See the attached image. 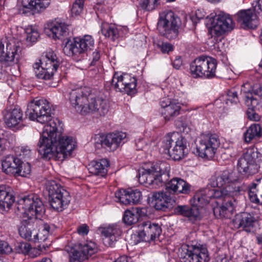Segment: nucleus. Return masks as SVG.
I'll return each mask as SVG.
<instances>
[{
	"instance_id": "20",
	"label": "nucleus",
	"mask_w": 262,
	"mask_h": 262,
	"mask_svg": "<svg viewBox=\"0 0 262 262\" xmlns=\"http://www.w3.org/2000/svg\"><path fill=\"white\" fill-rule=\"evenodd\" d=\"M116 198L118 201L123 204H136L139 203L142 199L141 191L138 189L127 190L122 189L115 193Z\"/></svg>"
},
{
	"instance_id": "43",
	"label": "nucleus",
	"mask_w": 262,
	"mask_h": 262,
	"mask_svg": "<svg viewBox=\"0 0 262 262\" xmlns=\"http://www.w3.org/2000/svg\"><path fill=\"white\" fill-rule=\"evenodd\" d=\"M160 0H138L139 6L143 10L151 11L158 5Z\"/></svg>"
},
{
	"instance_id": "27",
	"label": "nucleus",
	"mask_w": 262,
	"mask_h": 262,
	"mask_svg": "<svg viewBox=\"0 0 262 262\" xmlns=\"http://www.w3.org/2000/svg\"><path fill=\"white\" fill-rule=\"evenodd\" d=\"M164 185L169 192L187 194L190 191V185L181 178H173Z\"/></svg>"
},
{
	"instance_id": "40",
	"label": "nucleus",
	"mask_w": 262,
	"mask_h": 262,
	"mask_svg": "<svg viewBox=\"0 0 262 262\" xmlns=\"http://www.w3.org/2000/svg\"><path fill=\"white\" fill-rule=\"evenodd\" d=\"M112 84H114V83H115L114 86L117 91L125 93L128 95L132 94L130 91H128V88L124 83V80H122L121 75L117 76L115 74L112 79Z\"/></svg>"
},
{
	"instance_id": "14",
	"label": "nucleus",
	"mask_w": 262,
	"mask_h": 262,
	"mask_svg": "<svg viewBox=\"0 0 262 262\" xmlns=\"http://www.w3.org/2000/svg\"><path fill=\"white\" fill-rule=\"evenodd\" d=\"M126 136V134L123 132L97 136L95 138V146L98 149L104 148L108 151H114L120 145Z\"/></svg>"
},
{
	"instance_id": "35",
	"label": "nucleus",
	"mask_w": 262,
	"mask_h": 262,
	"mask_svg": "<svg viewBox=\"0 0 262 262\" xmlns=\"http://www.w3.org/2000/svg\"><path fill=\"white\" fill-rule=\"evenodd\" d=\"M256 181L258 183H253L249 190V196L252 202L262 205V177Z\"/></svg>"
},
{
	"instance_id": "8",
	"label": "nucleus",
	"mask_w": 262,
	"mask_h": 262,
	"mask_svg": "<svg viewBox=\"0 0 262 262\" xmlns=\"http://www.w3.org/2000/svg\"><path fill=\"white\" fill-rule=\"evenodd\" d=\"M217 61L209 56H201L190 65V71L194 78H212L215 77Z\"/></svg>"
},
{
	"instance_id": "3",
	"label": "nucleus",
	"mask_w": 262,
	"mask_h": 262,
	"mask_svg": "<svg viewBox=\"0 0 262 262\" xmlns=\"http://www.w3.org/2000/svg\"><path fill=\"white\" fill-rule=\"evenodd\" d=\"M69 100L76 111L81 115L92 113L99 117L105 116L108 111L107 100L96 97L88 87L72 90L69 94Z\"/></svg>"
},
{
	"instance_id": "54",
	"label": "nucleus",
	"mask_w": 262,
	"mask_h": 262,
	"mask_svg": "<svg viewBox=\"0 0 262 262\" xmlns=\"http://www.w3.org/2000/svg\"><path fill=\"white\" fill-rule=\"evenodd\" d=\"M77 231L79 234L86 235L89 232V227L86 224H82L78 227Z\"/></svg>"
},
{
	"instance_id": "60",
	"label": "nucleus",
	"mask_w": 262,
	"mask_h": 262,
	"mask_svg": "<svg viewBox=\"0 0 262 262\" xmlns=\"http://www.w3.org/2000/svg\"><path fill=\"white\" fill-rule=\"evenodd\" d=\"M216 262H227V258L225 256L219 255L216 258Z\"/></svg>"
},
{
	"instance_id": "50",
	"label": "nucleus",
	"mask_w": 262,
	"mask_h": 262,
	"mask_svg": "<svg viewBox=\"0 0 262 262\" xmlns=\"http://www.w3.org/2000/svg\"><path fill=\"white\" fill-rule=\"evenodd\" d=\"M158 46L160 48L161 51L164 54H168L170 52L173 50V46L168 42H162L161 44H159Z\"/></svg>"
},
{
	"instance_id": "64",
	"label": "nucleus",
	"mask_w": 262,
	"mask_h": 262,
	"mask_svg": "<svg viewBox=\"0 0 262 262\" xmlns=\"http://www.w3.org/2000/svg\"><path fill=\"white\" fill-rule=\"evenodd\" d=\"M259 66L260 68L262 69V61H261L260 63L259 64Z\"/></svg>"
},
{
	"instance_id": "10",
	"label": "nucleus",
	"mask_w": 262,
	"mask_h": 262,
	"mask_svg": "<svg viewBox=\"0 0 262 262\" xmlns=\"http://www.w3.org/2000/svg\"><path fill=\"white\" fill-rule=\"evenodd\" d=\"M180 24V18L175 16L172 11H169L164 16H160L157 29L161 35L168 39H174L178 36Z\"/></svg>"
},
{
	"instance_id": "41",
	"label": "nucleus",
	"mask_w": 262,
	"mask_h": 262,
	"mask_svg": "<svg viewBox=\"0 0 262 262\" xmlns=\"http://www.w3.org/2000/svg\"><path fill=\"white\" fill-rule=\"evenodd\" d=\"M121 76L122 80H124V83L128 88V91H130L132 94L134 93L137 86V79L128 74H123Z\"/></svg>"
},
{
	"instance_id": "39",
	"label": "nucleus",
	"mask_w": 262,
	"mask_h": 262,
	"mask_svg": "<svg viewBox=\"0 0 262 262\" xmlns=\"http://www.w3.org/2000/svg\"><path fill=\"white\" fill-rule=\"evenodd\" d=\"M77 40L80 42V45L83 49L84 53H86L87 55L90 54L91 51L94 50V40L92 36L85 35L81 38L77 37Z\"/></svg>"
},
{
	"instance_id": "9",
	"label": "nucleus",
	"mask_w": 262,
	"mask_h": 262,
	"mask_svg": "<svg viewBox=\"0 0 262 262\" xmlns=\"http://www.w3.org/2000/svg\"><path fill=\"white\" fill-rule=\"evenodd\" d=\"M259 153L254 147L244 151L237 163V169L243 174L249 176L253 175L258 171L260 160Z\"/></svg>"
},
{
	"instance_id": "28",
	"label": "nucleus",
	"mask_w": 262,
	"mask_h": 262,
	"mask_svg": "<svg viewBox=\"0 0 262 262\" xmlns=\"http://www.w3.org/2000/svg\"><path fill=\"white\" fill-rule=\"evenodd\" d=\"M46 32L48 36L54 39H61L62 36H66L69 34L68 26L64 23H53L48 25L46 28Z\"/></svg>"
},
{
	"instance_id": "48",
	"label": "nucleus",
	"mask_w": 262,
	"mask_h": 262,
	"mask_svg": "<svg viewBox=\"0 0 262 262\" xmlns=\"http://www.w3.org/2000/svg\"><path fill=\"white\" fill-rule=\"evenodd\" d=\"M239 102L236 92H230L228 94L227 98L226 99V103L228 104H236Z\"/></svg>"
},
{
	"instance_id": "52",
	"label": "nucleus",
	"mask_w": 262,
	"mask_h": 262,
	"mask_svg": "<svg viewBox=\"0 0 262 262\" xmlns=\"http://www.w3.org/2000/svg\"><path fill=\"white\" fill-rule=\"evenodd\" d=\"M253 7L255 13L262 18V0H258L256 5Z\"/></svg>"
},
{
	"instance_id": "21",
	"label": "nucleus",
	"mask_w": 262,
	"mask_h": 262,
	"mask_svg": "<svg viewBox=\"0 0 262 262\" xmlns=\"http://www.w3.org/2000/svg\"><path fill=\"white\" fill-rule=\"evenodd\" d=\"M160 105L162 107V116L167 121L173 119L180 114V106L175 102H171L168 98H163L160 101Z\"/></svg>"
},
{
	"instance_id": "13",
	"label": "nucleus",
	"mask_w": 262,
	"mask_h": 262,
	"mask_svg": "<svg viewBox=\"0 0 262 262\" xmlns=\"http://www.w3.org/2000/svg\"><path fill=\"white\" fill-rule=\"evenodd\" d=\"M65 250L69 253L70 262H81L96 252L97 246L95 243L90 242L78 244L74 247L66 246Z\"/></svg>"
},
{
	"instance_id": "63",
	"label": "nucleus",
	"mask_w": 262,
	"mask_h": 262,
	"mask_svg": "<svg viewBox=\"0 0 262 262\" xmlns=\"http://www.w3.org/2000/svg\"><path fill=\"white\" fill-rule=\"evenodd\" d=\"M208 1L211 3H216V2H219L220 0H208Z\"/></svg>"
},
{
	"instance_id": "30",
	"label": "nucleus",
	"mask_w": 262,
	"mask_h": 262,
	"mask_svg": "<svg viewBox=\"0 0 262 262\" xmlns=\"http://www.w3.org/2000/svg\"><path fill=\"white\" fill-rule=\"evenodd\" d=\"M233 223L238 228H243L246 231L250 232V227L253 226L254 217L247 212L237 214L233 219Z\"/></svg>"
},
{
	"instance_id": "31",
	"label": "nucleus",
	"mask_w": 262,
	"mask_h": 262,
	"mask_svg": "<svg viewBox=\"0 0 262 262\" xmlns=\"http://www.w3.org/2000/svg\"><path fill=\"white\" fill-rule=\"evenodd\" d=\"M61 196H53L48 198L49 203L51 207L57 211H61L66 208L71 201L70 193H65Z\"/></svg>"
},
{
	"instance_id": "55",
	"label": "nucleus",
	"mask_w": 262,
	"mask_h": 262,
	"mask_svg": "<svg viewBox=\"0 0 262 262\" xmlns=\"http://www.w3.org/2000/svg\"><path fill=\"white\" fill-rule=\"evenodd\" d=\"M253 92L254 95L262 98V85H255L253 87Z\"/></svg>"
},
{
	"instance_id": "53",
	"label": "nucleus",
	"mask_w": 262,
	"mask_h": 262,
	"mask_svg": "<svg viewBox=\"0 0 262 262\" xmlns=\"http://www.w3.org/2000/svg\"><path fill=\"white\" fill-rule=\"evenodd\" d=\"M133 211L137 215L138 220L139 217L145 216L146 214V210L144 208H133Z\"/></svg>"
},
{
	"instance_id": "58",
	"label": "nucleus",
	"mask_w": 262,
	"mask_h": 262,
	"mask_svg": "<svg viewBox=\"0 0 262 262\" xmlns=\"http://www.w3.org/2000/svg\"><path fill=\"white\" fill-rule=\"evenodd\" d=\"M114 262H133V260L130 257L123 256L118 258Z\"/></svg>"
},
{
	"instance_id": "24",
	"label": "nucleus",
	"mask_w": 262,
	"mask_h": 262,
	"mask_svg": "<svg viewBox=\"0 0 262 262\" xmlns=\"http://www.w3.org/2000/svg\"><path fill=\"white\" fill-rule=\"evenodd\" d=\"M256 18L251 10H241L237 14V20L245 29L256 28L258 24Z\"/></svg>"
},
{
	"instance_id": "12",
	"label": "nucleus",
	"mask_w": 262,
	"mask_h": 262,
	"mask_svg": "<svg viewBox=\"0 0 262 262\" xmlns=\"http://www.w3.org/2000/svg\"><path fill=\"white\" fill-rule=\"evenodd\" d=\"M237 180V178L235 176V173L232 169H226L223 170L217 177L213 176L210 179V184L213 187H220L228 184V185L223 189H225L228 186L238 188V190H231L232 192L230 196L234 204V208H235L236 205V202L233 196L238 193L240 191L239 186L234 184V182H236ZM234 211L235 209H234Z\"/></svg>"
},
{
	"instance_id": "36",
	"label": "nucleus",
	"mask_w": 262,
	"mask_h": 262,
	"mask_svg": "<svg viewBox=\"0 0 262 262\" xmlns=\"http://www.w3.org/2000/svg\"><path fill=\"white\" fill-rule=\"evenodd\" d=\"M45 193H47L49 198L59 195H63L65 193H69L59 184L55 181H48L46 184L45 190Z\"/></svg>"
},
{
	"instance_id": "15",
	"label": "nucleus",
	"mask_w": 262,
	"mask_h": 262,
	"mask_svg": "<svg viewBox=\"0 0 262 262\" xmlns=\"http://www.w3.org/2000/svg\"><path fill=\"white\" fill-rule=\"evenodd\" d=\"M183 251L181 262H208L210 259L207 249L200 244L187 245V248Z\"/></svg>"
},
{
	"instance_id": "7",
	"label": "nucleus",
	"mask_w": 262,
	"mask_h": 262,
	"mask_svg": "<svg viewBox=\"0 0 262 262\" xmlns=\"http://www.w3.org/2000/svg\"><path fill=\"white\" fill-rule=\"evenodd\" d=\"M59 63V60L54 52L46 53L42 56L39 62H36L33 65L36 76L38 79L45 80L52 79Z\"/></svg>"
},
{
	"instance_id": "11",
	"label": "nucleus",
	"mask_w": 262,
	"mask_h": 262,
	"mask_svg": "<svg viewBox=\"0 0 262 262\" xmlns=\"http://www.w3.org/2000/svg\"><path fill=\"white\" fill-rule=\"evenodd\" d=\"M220 145L219 136L215 134L202 135L196 144V154L201 158L211 159Z\"/></svg>"
},
{
	"instance_id": "44",
	"label": "nucleus",
	"mask_w": 262,
	"mask_h": 262,
	"mask_svg": "<svg viewBox=\"0 0 262 262\" xmlns=\"http://www.w3.org/2000/svg\"><path fill=\"white\" fill-rule=\"evenodd\" d=\"M123 220L124 222L128 225L134 224L138 222L137 215L133 211V209L124 212Z\"/></svg>"
},
{
	"instance_id": "19",
	"label": "nucleus",
	"mask_w": 262,
	"mask_h": 262,
	"mask_svg": "<svg viewBox=\"0 0 262 262\" xmlns=\"http://www.w3.org/2000/svg\"><path fill=\"white\" fill-rule=\"evenodd\" d=\"M2 114L5 123L9 128L18 125L24 120L23 112L17 105L6 107Z\"/></svg>"
},
{
	"instance_id": "59",
	"label": "nucleus",
	"mask_w": 262,
	"mask_h": 262,
	"mask_svg": "<svg viewBox=\"0 0 262 262\" xmlns=\"http://www.w3.org/2000/svg\"><path fill=\"white\" fill-rule=\"evenodd\" d=\"M117 28L121 33L120 36H122L128 32V28L126 26H119Z\"/></svg>"
},
{
	"instance_id": "62",
	"label": "nucleus",
	"mask_w": 262,
	"mask_h": 262,
	"mask_svg": "<svg viewBox=\"0 0 262 262\" xmlns=\"http://www.w3.org/2000/svg\"><path fill=\"white\" fill-rule=\"evenodd\" d=\"M257 243L260 244L262 243V234H259L256 236Z\"/></svg>"
},
{
	"instance_id": "46",
	"label": "nucleus",
	"mask_w": 262,
	"mask_h": 262,
	"mask_svg": "<svg viewBox=\"0 0 262 262\" xmlns=\"http://www.w3.org/2000/svg\"><path fill=\"white\" fill-rule=\"evenodd\" d=\"M84 0H76L72 5L71 13L72 15H79L83 10Z\"/></svg>"
},
{
	"instance_id": "37",
	"label": "nucleus",
	"mask_w": 262,
	"mask_h": 262,
	"mask_svg": "<svg viewBox=\"0 0 262 262\" xmlns=\"http://www.w3.org/2000/svg\"><path fill=\"white\" fill-rule=\"evenodd\" d=\"M101 32L106 37L114 41L120 37V32L117 26L113 24L103 23L101 25Z\"/></svg>"
},
{
	"instance_id": "6",
	"label": "nucleus",
	"mask_w": 262,
	"mask_h": 262,
	"mask_svg": "<svg viewBox=\"0 0 262 262\" xmlns=\"http://www.w3.org/2000/svg\"><path fill=\"white\" fill-rule=\"evenodd\" d=\"M186 139L178 132L166 136L162 141L163 152L174 160H180L188 154Z\"/></svg>"
},
{
	"instance_id": "1",
	"label": "nucleus",
	"mask_w": 262,
	"mask_h": 262,
	"mask_svg": "<svg viewBox=\"0 0 262 262\" xmlns=\"http://www.w3.org/2000/svg\"><path fill=\"white\" fill-rule=\"evenodd\" d=\"M50 103L46 99H33L27 106L26 114L31 120L45 123L37 144L41 157L49 160L59 153L70 155L75 147V142L70 137H61L62 123L58 118L51 119L53 114Z\"/></svg>"
},
{
	"instance_id": "2",
	"label": "nucleus",
	"mask_w": 262,
	"mask_h": 262,
	"mask_svg": "<svg viewBox=\"0 0 262 262\" xmlns=\"http://www.w3.org/2000/svg\"><path fill=\"white\" fill-rule=\"evenodd\" d=\"M17 210L24 216L19 228V235L23 238L34 243H43L47 241L51 233L50 226L41 225L36 233L37 219H40L45 212V208L41 199L36 194L31 193L19 199L17 202Z\"/></svg>"
},
{
	"instance_id": "45",
	"label": "nucleus",
	"mask_w": 262,
	"mask_h": 262,
	"mask_svg": "<svg viewBox=\"0 0 262 262\" xmlns=\"http://www.w3.org/2000/svg\"><path fill=\"white\" fill-rule=\"evenodd\" d=\"M31 250V245L27 242H19L16 244L15 250L18 253L28 254Z\"/></svg>"
},
{
	"instance_id": "38",
	"label": "nucleus",
	"mask_w": 262,
	"mask_h": 262,
	"mask_svg": "<svg viewBox=\"0 0 262 262\" xmlns=\"http://www.w3.org/2000/svg\"><path fill=\"white\" fill-rule=\"evenodd\" d=\"M262 136V128L259 124L251 125L244 134L245 141L247 143L258 138Z\"/></svg>"
},
{
	"instance_id": "32",
	"label": "nucleus",
	"mask_w": 262,
	"mask_h": 262,
	"mask_svg": "<svg viewBox=\"0 0 262 262\" xmlns=\"http://www.w3.org/2000/svg\"><path fill=\"white\" fill-rule=\"evenodd\" d=\"M108 166V161L106 159H102L99 161L91 162L89 164L88 169L92 174L104 177L107 172V168Z\"/></svg>"
},
{
	"instance_id": "25",
	"label": "nucleus",
	"mask_w": 262,
	"mask_h": 262,
	"mask_svg": "<svg viewBox=\"0 0 262 262\" xmlns=\"http://www.w3.org/2000/svg\"><path fill=\"white\" fill-rule=\"evenodd\" d=\"M63 52L66 55L75 58H79L84 54L80 42L77 40V37L73 40L67 39L64 40L63 43Z\"/></svg>"
},
{
	"instance_id": "57",
	"label": "nucleus",
	"mask_w": 262,
	"mask_h": 262,
	"mask_svg": "<svg viewBox=\"0 0 262 262\" xmlns=\"http://www.w3.org/2000/svg\"><path fill=\"white\" fill-rule=\"evenodd\" d=\"M182 64L180 57H177L173 62V66L176 69H179Z\"/></svg>"
},
{
	"instance_id": "61",
	"label": "nucleus",
	"mask_w": 262,
	"mask_h": 262,
	"mask_svg": "<svg viewBox=\"0 0 262 262\" xmlns=\"http://www.w3.org/2000/svg\"><path fill=\"white\" fill-rule=\"evenodd\" d=\"M21 150L26 155H29L31 152V149L28 146L22 147Z\"/></svg>"
},
{
	"instance_id": "56",
	"label": "nucleus",
	"mask_w": 262,
	"mask_h": 262,
	"mask_svg": "<svg viewBox=\"0 0 262 262\" xmlns=\"http://www.w3.org/2000/svg\"><path fill=\"white\" fill-rule=\"evenodd\" d=\"M6 140L5 139L0 138V155H3L6 149Z\"/></svg>"
},
{
	"instance_id": "49",
	"label": "nucleus",
	"mask_w": 262,
	"mask_h": 262,
	"mask_svg": "<svg viewBox=\"0 0 262 262\" xmlns=\"http://www.w3.org/2000/svg\"><path fill=\"white\" fill-rule=\"evenodd\" d=\"M12 251V248L4 241H0V254H8Z\"/></svg>"
},
{
	"instance_id": "4",
	"label": "nucleus",
	"mask_w": 262,
	"mask_h": 262,
	"mask_svg": "<svg viewBox=\"0 0 262 262\" xmlns=\"http://www.w3.org/2000/svg\"><path fill=\"white\" fill-rule=\"evenodd\" d=\"M231 190H238V188L228 186L225 189H206L205 195L197 193L194 195L192 206L202 207L209 203V199H216L217 205L213 209L214 215L217 218H230L234 213V204L230 197Z\"/></svg>"
},
{
	"instance_id": "26",
	"label": "nucleus",
	"mask_w": 262,
	"mask_h": 262,
	"mask_svg": "<svg viewBox=\"0 0 262 262\" xmlns=\"http://www.w3.org/2000/svg\"><path fill=\"white\" fill-rule=\"evenodd\" d=\"M21 160L14 155H9L2 161V168L3 171L9 175L16 176L19 171V166Z\"/></svg>"
},
{
	"instance_id": "18",
	"label": "nucleus",
	"mask_w": 262,
	"mask_h": 262,
	"mask_svg": "<svg viewBox=\"0 0 262 262\" xmlns=\"http://www.w3.org/2000/svg\"><path fill=\"white\" fill-rule=\"evenodd\" d=\"M151 199L157 210L166 211L172 208L175 200L173 194L167 190L165 192H153Z\"/></svg>"
},
{
	"instance_id": "51",
	"label": "nucleus",
	"mask_w": 262,
	"mask_h": 262,
	"mask_svg": "<svg viewBox=\"0 0 262 262\" xmlns=\"http://www.w3.org/2000/svg\"><path fill=\"white\" fill-rule=\"evenodd\" d=\"M90 55H91V57L90 59L92 60L90 65L94 66L100 59V53L96 49H95V51L92 52H91V53Z\"/></svg>"
},
{
	"instance_id": "17",
	"label": "nucleus",
	"mask_w": 262,
	"mask_h": 262,
	"mask_svg": "<svg viewBox=\"0 0 262 262\" xmlns=\"http://www.w3.org/2000/svg\"><path fill=\"white\" fill-rule=\"evenodd\" d=\"M140 231L137 237L139 239L135 244L140 242H150L159 237L162 232L161 227L157 223L150 221L141 222L138 225Z\"/></svg>"
},
{
	"instance_id": "16",
	"label": "nucleus",
	"mask_w": 262,
	"mask_h": 262,
	"mask_svg": "<svg viewBox=\"0 0 262 262\" xmlns=\"http://www.w3.org/2000/svg\"><path fill=\"white\" fill-rule=\"evenodd\" d=\"M234 24L230 16L224 12H220L213 18L210 31L211 35L219 36L226 32L231 31Z\"/></svg>"
},
{
	"instance_id": "34",
	"label": "nucleus",
	"mask_w": 262,
	"mask_h": 262,
	"mask_svg": "<svg viewBox=\"0 0 262 262\" xmlns=\"http://www.w3.org/2000/svg\"><path fill=\"white\" fill-rule=\"evenodd\" d=\"M50 0H23L24 8L34 11V12H41L49 7Z\"/></svg>"
},
{
	"instance_id": "29",
	"label": "nucleus",
	"mask_w": 262,
	"mask_h": 262,
	"mask_svg": "<svg viewBox=\"0 0 262 262\" xmlns=\"http://www.w3.org/2000/svg\"><path fill=\"white\" fill-rule=\"evenodd\" d=\"M246 98L245 103L248 107L247 116L248 118L252 121H257L260 119V116L254 112V108L259 104L258 100L253 97V93L250 91L244 92Z\"/></svg>"
},
{
	"instance_id": "22",
	"label": "nucleus",
	"mask_w": 262,
	"mask_h": 262,
	"mask_svg": "<svg viewBox=\"0 0 262 262\" xmlns=\"http://www.w3.org/2000/svg\"><path fill=\"white\" fill-rule=\"evenodd\" d=\"M101 234L105 237L103 242L107 246H113L121 234V231L116 224L110 225L107 227L101 228Z\"/></svg>"
},
{
	"instance_id": "5",
	"label": "nucleus",
	"mask_w": 262,
	"mask_h": 262,
	"mask_svg": "<svg viewBox=\"0 0 262 262\" xmlns=\"http://www.w3.org/2000/svg\"><path fill=\"white\" fill-rule=\"evenodd\" d=\"M170 165L165 161L152 163L150 168H142L139 170L138 181L153 188H158L165 184L169 179Z\"/></svg>"
},
{
	"instance_id": "23",
	"label": "nucleus",
	"mask_w": 262,
	"mask_h": 262,
	"mask_svg": "<svg viewBox=\"0 0 262 262\" xmlns=\"http://www.w3.org/2000/svg\"><path fill=\"white\" fill-rule=\"evenodd\" d=\"M15 195L13 189L6 185H0V209H9L15 202Z\"/></svg>"
},
{
	"instance_id": "42",
	"label": "nucleus",
	"mask_w": 262,
	"mask_h": 262,
	"mask_svg": "<svg viewBox=\"0 0 262 262\" xmlns=\"http://www.w3.org/2000/svg\"><path fill=\"white\" fill-rule=\"evenodd\" d=\"M25 33L26 34V40L28 41L35 42L39 36L38 31L35 26H28L25 29Z\"/></svg>"
},
{
	"instance_id": "47",
	"label": "nucleus",
	"mask_w": 262,
	"mask_h": 262,
	"mask_svg": "<svg viewBox=\"0 0 262 262\" xmlns=\"http://www.w3.org/2000/svg\"><path fill=\"white\" fill-rule=\"evenodd\" d=\"M31 165L29 163H24L21 161V164L19 166V171L16 176L27 177L31 172Z\"/></svg>"
},
{
	"instance_id": "33",
	"label": "nucleus",
	"mask_w": 262,
	"mask_h": 262,
	"mask_svg": "<svg viewBox=\"0 0 262 262\" xmlns=\"http://www.w3.org/2000/svg\"><path fill=\"white\" fill-rule=\"evenodd\" d=\"M176 214L188 217L190 220L195 221L200 216L199 208L196 206L188 205H178L174 209Z\"/></svg>"
}]
</instances>
